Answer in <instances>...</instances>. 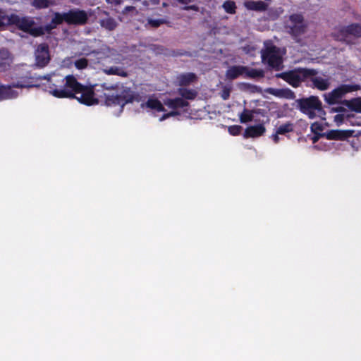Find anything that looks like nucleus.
<instances>
[{
  "mask_svg": "<svg viewBox=\"0 0 361 361\" xmlns=\"http://www.w3.org/2000/svg\"><path fill=\"white\" fill-rule=\"evenodd\" d=\"M342 104L346 106L353 111L361 113V97L353 98L350 100L344 99Z\"/></svg>",
  "mask_w": 361,
  "mask_h": 361,
  "instance_id": "20",
  "label": "nucleus"
},
{
  "mask_svg": "<svg viewBox=\"0 0 361 361\" xmlns=\"http://www.w3.org/2000/svg\"><path fill=\"white\" fill-rule=\"evenodd\" d=\"M350 117H351L350 114H345V113L338 114L336 116H334V121L336 123V124L338 126H339L343 123L345 118H349Z\"/></svg>",
  "mask_w": 361,
  "mask_h": 361,
  "instance_id": "32",
  "label": "nucleus"
},
{
  "mask_svg": "<svg viewBox=\"0 0 361 361\" xmlns=\"http://www.w3.org/2000/svg\"><path fill=\"white\" fill-rule=\"evenodd\" d=\"M13 62V59H0V68L3 70L8 69Z\"/></svg>",
  "mask_w": 361,
  "mask_h": 361,
  "instance_id": "36",
  "label": "nucleus"
},
{
  "mask_svg": "<svg viewBox=\"0 0 361 361\" xmlns=\"http://www.w3.org/2000/svg\"><path fill=\"white\" fill-rule=\"evenodd\" d=\"M197 80V77L194 73H185L178 74L176 78V84L180 87L191 85Z\"/></svg>",
  "mask_w": 361,
  "mask_h": 361,
  "instance_id": "14",
  "label": "nucleus"
},
{
  "mask_svg": "<svg viewBox=\"0 0 361 361\" xmlns=\"http://www.w3.org/2000/svg\"><path fill=\"white\" fill-rule=\"evenodd\" d=\"M185 11H198L199 7L197 5H185V6L183 8Z\"/></svg>",
  "mask_w": 361,
  "mask_h": 361,
  "instance_id": "39",
  "label": "nucleus"
},
{
  "mask_svg": "<svg viewBox=\"0 0 361 361\" xmlns=\"http://www.w3.org/2000/svg\"><path fill=\"white\" fill-rule=\"evenodd\" d=\"M262 60L275 71H280L283 68V59L279 55V49L276 46L273 45L262 50Z\"/></svg>",
  "mask_w": 361,
  "mask_h": 361,
  "instance_id": "8",
  "label": "nucleus"
},
{
  "mask_svg": "<svg viewBox=\"0 0 361 361\" xmlns=\"http://www.w3.org/2000/svg\"><path fill=\"white\" fill-rule=\"evenodd\" d=\"M317 71L314 69L298 68L286 72L277 73L276 77L288 82L293 87H298L305 79L314 76Z\"/></svg>",
  "mask_w": 361,
  "mask_h": 361,
  "instance_id": "4",
  "label": "nucleus"
},
{
  "mask_svg": "<svg viewBox=\"0 0 361 361\" xmlns=\"http://www.w3.org/2000/svg\"><path fill=\"white\" fill-rule=\"evenodd\" d=\"M100 25L109 31H112L116 29L118 23L114 18L111 17H107L100 20Z\"/></svg>",
  "mask_w": 361,
  "mask_h": 361,
  "instance_id": "23",
  "label": "nucleus"
},
{
  "mask_svg": "<svg viewBox=\"0 0 361 361\" xmlns=\"http://www.w3.org/2000/svg\"><path fill=\"white\" fill-rule=\"evenodd\" d=\"M35 24V21L30 17H20L14 13L7 16L5 11L0 8V28L7 25H15L20 30L31 36L36 37L43 35L42 28L34 27Z\"/></svg>",
  "mask_w": 361,
  "mask_h": 361,
  "instance_id": "2",
  "label": "nucleus"
},
{
  "mask_svg": "<svg viewBox=\"0 0 361 361\" xmlns=\"http://www.w3.org/2000/svg\"><path fill=\"white\" fill-rule=\"evenodd\" d=\"M268 92L272 95L276 96V97L286 98L288 99H295V97H296L295 92L289 88H282V89L269 88L268 90Z\"/></svg>",
  "mask_w": 361,
  "mask_h": 361,
  "instance_id": "16",
  "label": "nucleus"
},
{
  "mask_svg": "<svg viewBox=\"0 0 361 361\" xmlns=\"http://www.w3.org/2000/svg\"><path fill=\"white\" fill-rule=\"evenodd\" d=\"M230 96V90L225 88L223 90L221 93V97L223 99L226 100L229 98Z\"/></svg>",
  "mask_w": 361,
  "mask_h": 361,
  "instance_id": "41",
  "label": "nucleus"
},
{
  "mask_svg": "<svg viewBox=\"0 0 361 361\" xmlns=\"http://www.w3.org/2000/svg\"><path fill=\"white\" fill-rule=\"evenodd\" d=\"M331 112H338V113H340V114H343V113H346L347 110L344 107L338 106V107H333V108H331Z\"/></svg>",
  "mask_w": 361,
  "mask_h": 361,
  "instance_id": "40",
  "label": "nucleus"
},
{
  "mask_svg": "<svg viewBox=\"0 0 361 361\" xmlns=\"http://www.w3.org/2000/svg\"><path fill=\"white\" fill-rule=\"evenodd\" d=\"M222 8L227 13L235 14L236 13L237 6L234 1H225L222 4Z\"/></svg>",
  "mask_w": 361,
  "mask_h": 361,
  "instance_id": "29",
  "label": "nucleus"
},
{
  "mask_svg": "<svg viewBox=\"0 0 361 361\" xmlns=\"http://www.w3.org/2000/svg\"><path fill=\"white\" fill-rule=\"evenodd\" d=\"M13 59L11 53L6 49H0V59Z\"/></svg>",
  "mask_w": 361,
  "mask_h": 361,
  "instance_id": "38",
  "label": "nucleus"
},
{
  "mask_svg": "<svg viewBox=\"0 0 361 361\" xmlns=\"http://www.w3.org/2000/svg\"><path fill=\"white\" fill-rule=\"evenodd\" d=\"M40 79L47 80V91L56 98H71L73 96L72 90L76 78L73 75H68L63 78L54 79L44 75Z\"/></svg>",
  "mask_w": 361,
  "mask_h": 361,
  "instance_id": "3",
  "label": "nucleus"
},
{
  "mask_svg": "<svg viewBox=\"0 0 361 361\" xmlns=\"http://www.w3.org/2000/svg\"><path fill=\"white\" fill-rule=\"evenodd\" d=\"M72 92L73 96L70 99H75L80 103L86 106H93L102 103L106 106L121 107L123 111L127 104L140 101V95L130 87L123 84L84 85L77 80Z\"/></svg>",
  "mask_w": 361,
  "mask_h": 361,
  "instance_id": "1",
  "label": "nucleus"
},
{
  "mask_svg": "<svg viewBox=\"0 0 361 361\" xmlns=\"http://www.w3.org/2000/svg\"><path fill=\"white\" fill-rule=\"evenodd\" d=\"M245 71H247V66H232L226 71V76L229 80H235L245 74Z\"/></svg>",
  "mask_w": 361,
  "mask_h": 361,
  "instance_id": "17",
  "label": "nucleus"
},
{
  "mask_svg": "<svg viewBox=\"0 0 361 361\" xmlns=\"http://www.w3.org/2000/svg\"><path fill=\"white\" fill-rule=\"evenodd\" d=\"M164 104L171 109L184 108L188 106V102L180 97L174 99H167L164 101Z\"/></svg>",
  "mask_w": 361,
  "mask_h": 361,
  "instance_id": "19",
  "label": "nucleus"
},
{
  "mask_svg": "<svg viewBox=\"0 0 361 361\" xmlns=\"http://www.w3.org/2000/svg\"><path fill=\"white\" fill-rule=\"evenodd\" d=\"M26 85L20 82L13 83L12 85H0V101L16 98L18 96V92L12 89V87L23 88Z\"/></svg>",
  "mask_w": 361,
  "mask_h": 361,
  "instance_id": "12",
  "label": "nucleus"
},
{
  "mask_svg": "<svg viewBox=\"0 0 361 361\" xmlns=\"http://www.w3.org/2000/svg\"><path fill=\"white\" fill-rule=\"evenodd\" d=\"M311 81L312 82L313 87L321 91L326 90L330 85L329 80L322 77L312 78Z\"/></svg>",
  "mask_w": 361,
  "mask_h": 361,
  "instance_id": "21",
  "label": "nucleus"
},
{
  "mask_svg": "<svg viewBox=\"0 0 361 361\" xmlns=\"http://www.w3.org/2000/svg\"><path fill=\"white\" fill-rule=\"evenodd\" d=\"M266 132V128L263 124H258L255 126H250L245 130L243 137L245 138L249 137H258L262 136Z\"/></svg>",
  "mask_w": 361,
  "mask_h": 361,
  "instance_id": "15",
  "label": "nucleus"
},
{
  "mask_svg": "<svg viewBox=\"0 0 361 361\" xmlns=\"http://www.w3.org/2000/svg\"><path fill=\"white\" fill-rule=\"evenodd\" d=\"M31 5L37 9H44L55 5V1L54 0H33Z\"/></svg>",
  "mask_w": 361,
  "mask_h": 361,
  "instance_id": "25",
  "label": "nucleus"
},
{
  "mask_svg": "<svg viewBox=\"0 0 361 361\" xmlns=\"http://www.w3.org/2000/svg\"><path fill=\"white\" fill-rule=\"evenodd\" d=\"M254 111L244 109L243 111L240 115V121L242 123H246L250 122L253 119Z\"/></svg>",
  "mask_w": 361,
  "mask_h": 361,
  "instance_id": "31",
  "label": "nucleus"
},
{
  "mask_svg": "<svg viewBox=\"0 0 361 361\" xmlns=\"http://www.w3.org/2000/svg\"><path fill=\"white\" fill-rule=\"evenodd\" d=\"M360 85H349L343 84L333 90L331 92L324 94L325 102L329 104L333 105L336 104H342L343 100L341 99L348 93L353 92L360 90Z\"/></svg>",
  "mask_w": 361,
  "mask_h": 361,
  "instance_id": "7",
  "label": "nucleus"
},
{
  "mask_svg": "<svg viewBox=\"0 0 361 361\" xmlns=\"http://www.w3.org/2000/svg\"><path fill=\"white\" fill-rule=\"evenodd\" d=\"M294 130V124L292 122H287L279 126L276 131L277 134L286 135L288 133L293 132Z\"/></svg>",
  "mask_w": 361,
  "mask_h": 361,
  "instance_id": "28",
  "label": "nucleus"
},
{
  "mask_svg": "<svg viewBox=\"0 0 361 361\" xmlns=\"http://www.w3.org/2000/svg\"><path fill=\"white\" fill-rule=\"evenodd\" d=\"M290 25H288L289 32L294 37H299L303 35L307 30V24L302 13H293L289 16Z\"/></svg>",
  "mask_w": 361,
  "mask_h": 361,
  "instance_id": "9",
  "label": "nucleus"
},
{
  "mask_svg": "<svg viewBox=\"0 0 361 361\" xmlns=\"http://www.w3.org/2000/svg\"><path fill=\"white\" fill-rule=\"evenodd\" d=\"M316 130H322V128L320 125H319L318 123H314L311 126V130L312 132H313L314 134H317V132H316Z\"/></svg>",
  "mask_w": 361,
  "mask_h": 361,
  "instance_id": "42",
  "label": "nucleus"
},
{
  "mask_svg": "<svg viewBox=\"0 0 361 361\" xmlns=\"http://www.w3.org/2000/svg\"><path fill=\"white\" fill-rule=\"evenodd\" d=\"M35 66L42 68L47 66L51 61L49 45L47 43L39 44L35 51Z\"/></svg>",
  "mask_w": 361,
  "mask_h": 361,
  "instance_id": "11",
  "label": "nucleus"
},
{
  "mask_svg": "<svg viewBox=\"0 0 361 361\" xmlns=\"http://www.w3.org/2000/svg\"><path fill=\"white\" fill-rule=\"evenodd\" d=\"M52 22V24H54L56 27H57L59 25H61L63 23H66V12L59 13V12H55L53 14V17L51 20Z\"/></svg>",
  "mask_w": 361,
  "mask_h": 361,
  "instance_id": "27",
  "label": "nucleus"
},
{
  "mask_svg": "<svg viewBox=\"0 0 361 361\" xmlns=\"http://www.w3.org/2000/svg\"><path fill=\"white\" fill-rule=\"evenodd\" d=\"M166 23L164 19H149L148 24L152 27L157 28Z\"/></svg>",
  "mask_w": 361,
  "mask_h": 361,
  "instance_id": "35",
  "label": "nucleus"
},
{
  "mask_svg": "<svg viewBox=\"0 0 361 361\" xmlns=\"http://www.w3.org/2000/svg\"><path fill=\"white\" fill-rule=\"evenodd\" d=\"M178 92L183 99L193 100L197 96V92L192 89L180 87Z\"/></svg>",
  "mask_w": 361,
  "mask_h": 361,
  "instance_id": "22",
  "label": "nucleus"
},
{
  "mask_svg": "<svg viewBox=\"0 0 361 361\" xmlns=\"http://www.w3.org/2000/svg\"><path fill=\"white\" fill-rule=\"evenodd\" d=\"M243 128L241 126L233 125L228 127V133L233 136L239 135L241 133Z\"/></svg>",
  "mask_w": 361,
  "mask_h": 361,
  "instance_id": "33",
  "label": "nucleus"
},
{
  "mask_svg": "<svg viewBox=\"0 0 361 361\" xmlns=\"http://www.w3.org/2000/svg\"><path fill=\"white\" fill-rule=\"evenodd\" d=\"M245 77L250 78H263L264 72L262 69L249 68L247 67V71H245Z\"/></svg>",
  "mask_w": 361,
  "mask_h": 361,
  "instance_id": "26",
  "label": "nucleus"
},
{
  "mask_svg": "<svg viewBox=\"0 0 361 361\" xmlns=\"http://www.w3.org/2000/svg\"><path fill=\"white\" fill-rule=\"evenodd\" d=\"M322 135V134H321V133H317V134H315V135L312 137V142H313V143L317 142L319 140V137H324V136H323V135Z\"/></svg>",
  "mask_w": 361,
  "mask_h": 361,
  "instance_id": "44",
  "label": "nucleus"
},
{
  "mask_svg": "<svg viewBox=\"0 0 361 361\" xmlns=\"http://www.w3.org/2000/svg\"><path fill=\"white\" fill-rule=\"evenodd\" d=\"M322 135L330 140H345L352 135V131L344 130H330L322 133Z\"/></svg>",
  "mask_w": 361,
  "mask_h": 361,
  "instance_id": "13",
  "label": "nucleus"
},
{
  "mask_svg": "<svg viewBox=\"0 0 361 361\" xmlns=\"http://www.w3.org/2000/svg\"><path fill=\"white\" fill-rule=\"evenodd\" d=\"M146 106L157 111L158 112L165 111V108L164 107L161 102L157 99H149L146 102Z\"/></svg>",
  "mask_w": 361,
  "mask_h": 361,
  "instance_id": "24",
  "label": "nucleus"
},
{
  "mask_svg": "<svg viewBox=\"0 0 361 361\" xmlns=\"http://www.w3.org/2000/svg\"><path fill=\"white\" fill-rule=\"evenodd\" d=\"M245 6L247 10L262 12L268 8V4L262 1H247L245 2Z\"/></svg>",
  "mask_w": 361,
  "mask_h": 361,
  "instance_id": "18",
  "label": "nucleus"
},
{
  "mask_svg": "<svg viewBox=\"0 0 361 361\" xmlns=\"http://www.w3.org/2000/svg\"><path fill=\"white\" fill-rule=\"evenodd\" d=\"M104 71L108 75H116L122 77H126L128 75L125 71L117 66H112L109 68H106Z\"/></svg>",
  "mask_w": 361,
  "mask_h": 361,
  "instance_id": "30",
  "label": "nucleus"
},
{
  "mask_svg": "<svg viewBox=\"0 0 361 361\" xmlns=\"http://www.w3.org/2000/svg\"><path fill=\"white\" fill-rule=\"evenodd\" d=\"M279 134H277V133L276 132L274 134H273L271 135V137H272V140L274 142V143H278L279 142Z\"/></svg>",
  "mask_w": 361,
  "mask_h": 361,
  "instance_id": "43",
  "label": "nucleus"
},
{
  "mask_svg": "<svg viewBox=\"0 0 361 361\" xmlns=\"http://www.w3.org/2000/svg\"><path fill=\"white\" fill-rule=\"evenodd\" d=\"M295 108L301 113L307 115L309 118H314L316 111L322 110V103L317 96H310L295 99Z\"/></svg>",
  "mask_w": 361,
  "mask_h": 361,
  "instance_id": "5",
  "label": "nucleus"
},
{
  "mask_svg": "<svg viewBox=\"0 0 361 361\" xmlns=\"http://www.w3.org/2000/svg\"><path fill=\"white\" fill-rule=\"evenodd\" d=\"M169 118V115L167 114H164L161 118H160V121H162L166 118Z\"/></svg>",
  "mask_w": 361,
  "mask_h": 361,
  "instance_id": "47",
  "label": "nucleus"
},
{
  "mask_svg": "<svg viewBox=\"0 0 361 361\" xmlns=\"http://www.w3.org/2000/svg\"><path fill=\"white\" fill-rule=\"evenodd\" d=\"M88 66V61L85 58H81L75 61V66L78 69H84Z\"/></svg>",
  "mask_w": 361,
  "mask_h": 361,
  "instance_id": "34",
  "label": "nucleus"
},
{
  "mask_svg": "<svg viewBox=\"0 0 361 361\" xmlns=\"http://www.w3.org/2000/svg\"><path fill=\"white\" fill-rule=\"evenodd\" d=\"M168 114L169 115V117H171V116H173L178 115V112L176 111H172L169 112Z\"/></svg>",
  "mask_w": 361,
  "mask_h": 361,
  "instance_id": "46",
  "label": "nucleus"
},
{
  "mask_svg": "<svg viewBox=\"0 0 361 361\" xmlns=\"http://www.w3.org/2000/svg\"><path fill=\"white\" fill-rule=\"evenodd\" d=\"M38 27H41L42 28V30L43 32V35H44L45 32H50L51 30H52L53 29H55L56 28V27L52 24V22L50 21L49 23L47 24L45 26L42 27V26H39Z\"/></svg>",
  "mask_w": 361,
  "mask_h": 361,
  "instance_id": "37",
  "label": "nucleus"
},
{
  "mask_svg": "<svg viewBox=\"0 0 361 361\" xmlns=\"http://www.w3.org/2000/svg\"><path fill=\"white\" fill-rule=\"evenodd\" d=\"M177 1L181 4L188 5L194 1V0H177Z\"/></svg>",
  "mask_w": 361,
  "mask_h": 361,
  "instance_id": "45",
  "label": "nucleus"
},
{
  "mask_svg": "<svg viewBox=\"0 0 361 361\" xmlns=\"http://www.w3.org/2000/svg\"><path fill=\"white\" fill-rule=\"evenodd\" d=\"M352 36L355 38L361 37V24L352 23L347 26H342L335 29L332 32V37L337 41L353 44L354 42Z\"/></svg>",
  "mask_w": 361,
  "mask_h": 361,
  "instance_id": "6",
  "label": "nucleus"
},
{
  "mask_svg": "<svg viewBox=\"0 0 361 361\" xmlns=\"http://www.w3.org/2000/svg\"><path fill=\"white\" fill-rule=\"evenodd\" d=\"M66 24L68 25L82 26L87 23V13L78 8H71L66 12Z\"/></svg>",
  "mask_w": 361,
  "mask_h": 361,
  "instance_id": "10",
  "label": "nucleus"
}]
</instances>
